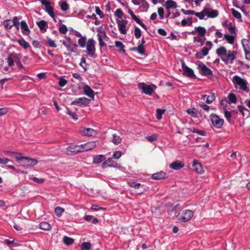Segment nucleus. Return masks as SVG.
I'll return each mask as SVG.
<instances>
[{"instance_id":"1","label":"nucleus","mask_w":250,"mask_h":250,"mask_svg":"<svg viewBox=\"0 0 250 250\" xmlns=\"http://www.w3.org/2000/svg\"><path fill=\"white\" fill-rule=\"evenodd\" d=\"M216 52L226 64H228L229 62L231 63L235 59L236 55L235 51H227L224 46H221L217 48Z\"/></svg>"},{"instance_id":"2","label":"nucleus","mask_w":250,"mask_h":250,"mask_svg":"<svg viewBox=\"0 0 250 250\" xmlns=\"http://www.w3.org/2000/svg\"><path fill=\"white\" fill-rule=\"evenodd\" d=\"M15 159L19 165L23 167H33L37 164V160L28 157H16Z\"/></svg>"},{"instance_id":"3","label":"nucleus","mask_w":250,"mask_h":250,"mask_svg":"<svg viewBox=\"0 0 250 250\" xmlns=\"http://www.w3.org/2000/svg\"><path fill=\"white\" fill-rule=\"evenodd\" d=\"M96 42L92 38L89 39L86 42V50L85 52L86 54L92 58H96L97 57V55L96 53V48H95Z\"/></svg>"},{"instance_id":"4","label":"nucleus","mask_w":250,"mask_h":250,"mask_svg":"<svg viewBox=\"0 0 250 250\" xmlns=\"http://www.w3.org/2000/svg\"><path fill=\"white\" fill-rule=\"evenodd\" d=\"M138 88L142 90V92L145 94L151 95L152 94L153 91L156 88V86L155 84H151L148 85L145 83H139L138 84Z\"/></svg>"},{"instance_id":"5","label":"nucleus","mask_w":250,"mask_h":250,"mask_svg":"<svg viewBox=\"0 0 250 250\" xmlns=\"http://www.w3.org/2000/svg\"><path fill=\"white\" fill-rule=\"evenodd\" d=\"M232 80L234 84H237L239 86L240 89L247 92L249 91V89L247 86L248 83L246 80L242 79L238 76H234Z\"/></svg>"},{"instance_id":"6","label":"nucleus","mask_w":250,"mask_h":250,"mask_svg":"<svg viewBox=\"0 0 250 250\" xmlns=\"http://www.w3.org/2000/svg\"><path fill=\"white\" fill-rule=\"evenodd\" d=\"M210 119L212 125L216 128H221L224 124V120L218 115L212 114L210 115Z\"/></svg>"},{"instance_id":"7","label":"nucleus","mask_w":250,"mask_h":250,"mask_svg":"<svg viewBox=\"0 0 250 250\" xmlns=\"http://www.w3.org/2000/svg\"><path fill=\"white\" fill-rule=\"evenodd\" d=\"M198 68L200 73L202 75L204 76H212V71L208 68L205 64L203 62H199L198 64Z\"/></svg>"},{"instance_id":"8","label":"nucleus","mask_w":250,"mask_h":250,"mask_svg":"<svg viewBox=\"0 0 250 250\" xmlns=\"http://www.w3.org/2000/svg\"><path fill=\"white\" fill-rule=\"evenodd\" d=\"M193 212L190 210H184L179 216V220L186 222L190 220L193 217Z\"/></svg>"},{"instance_id":"9","label":"nucleus","mask_w":250,"mask_h":250,"mask_svg":"<svg viewBox=\"0 0 250 250\" xmlns=\"http://www.w3.org/2000/svg\"><path fill=\"white\" fill-rule=\"evenodd\" d=\"M241 43L245 51L246 59L250 61V42L248 40L243 39L241 40Z\"/></svg>"},{"instance_id":"10","label":"nucleus","mask_w":250,"mask_h":250,"mask_svg":"<svg viewBox=\"0 0 250 250\" xmlns=\"http://www.w3.org/2000/svg\"><path fill=\"white\" fill-rule=\"evenodd\" d=\"M79 132L83 136H95L97 134L95 130L91 128L81 127L79 129Z\"/></svg>"},{"instance_id":"11","label":"nucleus","mask_w":250,"mask_h":250,"mask_svg":"<svg viewBox=\"0 0 250 250\" xmlns=\"http://www.w3.org/2000/svg\"><path fill=\"white\" fill-rule=\"evenodd\" d=\"M90 103V100L85 97L79 98L73 101L71 105H77L79 106H83L88 105Z\"/></svg>"},{"instance_id":"12","label":"nucleus","mask_w":250,"mask_h":250,"mask_svg":"<svg viewBox=\"0 0 250 250\" xmlns=\"http://www.w3.org/2000/svg\"><path fill=\"white\" fill-rule=\"evenodd\" d=\"M102 168H105L107 167H113L119 168L121 167L120 164L113 160L112 158H109L105 161L102 165Z\"/></svg>"},{"instance_id":"13","label":"nucleus","mask_w":250,"mask_h":250,"mask_svg":"<svg viewBox=\"0 0 250 250\" xmlns=\"http://www.w3.org/2000/svg\"><path fill=\"white\" fill-rule=\"evenodd\" d=\"M81 151V146L78 145H71L66 148L65 153L68 155H73Z\"/></svg>"},{"instance_id":"14","label":"nucleus","mask_w":250,"mask_h":250,"mask_svg":"<svg viewBox=\"0 0 250 250\" xmlns=\"http://www.w3.org/2000/svg\"><path fill=\"white\" fill-rule=\"evenodd\" d=\"M96 145L97 142L96 141L87 142L84 144L80 145L81 151H84L89 150L96 147Z\"/></svg>"},{"instance_id":"15","label":"nucleus","mask_w":250,"mask_h":250,"mask_svg":"<svg viewBox=\"0 0 250 250\" xmlns=\"http://www.w3.org/2000/svg\"><path fill=\"white\" fill-rule=\"evenodd\" d=\"M62 44L71 52L76 53L77 51L78 45L76 43H70L65 42V41H61Z\"/></svg>"},{"instance_id":"16","label":"nucleus","mask_w":250,"mask_h":250,"mask_svg":"<svg viewBox=\"0 0 250 250\" xmlns=\"http://www.w3.org/2000/svg\"><path fill=\"white\" fill-rule=\"evenodd\" d=\"M127 23V21L124 20L118 21H117L119 31L122 34H125L126 33V25Z\"/></svg>"},{"instance_id":"17","label":"nucleus","mask_w":250,"mask_h":250,"mask_svg":"<svg viewBox=\"0 0 250 250\" xmlns=\"http://www.w3.org/2000/svg\"><path fill=\"white\" fill-rule=\"evenodd\" d=\"M182 67L183 69L184 75L190 78H193L195 77L193 71L191 68L186 66L185 63L184 62L182 63Z\"/></svg>"},{"instance_id":"18","label":"nucleus","mask_w":250,"mask_h":250,"mask_svg":"<svg viewBox=\"0 0 250 250\" xmlns=\"http://www.w3.org/2000/svg\"><path fill=\"white\" fill-rule=\"evenodd\" d=\"M84 94L90 98H93L94 97V92L91 88L87 84H84L83 86Z\"/></svg>"},{"instance_id":"19","label":"nucleus","mask_w":250,"mask_h":250,"mask_svg":"<svg viewBox=\"0 0 250 250\" xmlns=\"http://www.w3.org/2000/svg\"><path fill=\"white\" fill-rule=\"evenodd\" d=\"M19 55L16 53L10 54L7 59L9 66H12L14 65V62H16L18 59Z\"/></svg>"},{"instance_id":"20","label":"nucleus","mask_w":250,"mask_h":250,"mask_svg":"<svg viewBox=\"0 0 250 250\" xmlns=\"http://www.w3.org/2000/svg\"><path fill=\"white\" fill-rule=\"evenodd\" d=\"M192 167H193L194 170L197 173L202 174L204 172V169L202 167L200 163L198 162L196 160L193 162Z\"/></svg>"},{"instance_id":"21","label":"nucleus","mask_w":250,"mask_h":250,"mask_svg":"<svg viewBox=\"0 0 250 250\" xmlns=\"http://www.w3.org/2000/svg\"><path fill=\"white\" fill-rule=\"evenodd\" d=\"M146 41L144 38H143L141 41H139L138 45L137 47V52L142 55H145V50L144 45Z\"/></svg>"},{"instance_id":"22","label":"nucleus","mask_w":250,"mask_h":250,"mask_svg":"<svg viewBox=\"0 0 250 250\" xmlns=\"http://www.w3.org/2000/svg\"><path fill=\"white\" fill-rule=\"evenodd\" d=\"M203 11L206 15L208 18H214L218 16L219 14L218 11L217 10H212L211 11H208L206 8L203 9Z\"/></svg>"},{"instance_id":"23","label":"nucleus","mask_w":250,"mask_h":250,"mask_svg":"<svg viewBox=\"0 0 250 250\" xmlns=\"http://www.w3.org/2000/svg\"><path fill=\"white\" fill-rule=\"evenodd\" d=\"M21 28V32L23 34L25 35H28L29 34L30 31L28 28V26L24 21H21L20 22Z\"/></svg>"},{"instance_id":"24","label":"nucleus","mask_w":250,"mask_h":250,"mask_svg":"<svg viewBox=\"0 0 250 250\" xmlns=\"http://www.w3.org/2000/svg\"><path fill=\"white\" fill-rule=\"evenodd\" d=\"M209 50L208 47H204L201 51L197 52L196 56L198 59H202L208 54Z\"/></svg>"},{"instance_id":"25","label":"nucleus","mask_w":250,"mask_h":250,"mask_svg":"<svg viewBox=\"0 0 250 250\" xmlns=\"http://www.w3.org/2000/svg\"><path fill=\"white\" fill-rule=\"evenodd\" d=\"M184 164L179 161L174 162L169 165L170 168L174 170H179L184 167Z\"/></svg>"},{"instance_id":"26","label":"nucleus","mask_w":250,"mask_h":250,"mask_svg":"<svg viewBox=\"0 0 250 250\" xmlns=\"http://www.w3.org/2000/svg\"><path fill=\"white\" fill-rule=\"evenodd\" d=\"M13 41L18 42L20 45L24 49H27L30 46L29 43L23 38L19 40L15 39L13 40Z\"/></svg>"},{"instance_id":"27","label":"nucleus","mask_w":250,"mask_h":250,"mask_svg":"<svg viewBox=\"0 0 250 250\" xmlns=\"http://www.w3.org/2000/svg\"><path fill=\"white\" fill-rule=\"evenodd\" d=\"M202 99L205 100L206 98V103L208 104L212 103L215 99V96L214 93H211L210 95L207 96L206 95H202Z\"/></svg>"},{"instance_id":"28","label":"nucleus","mask_w":250,"mask_h":250,"mask_svg":"<svg viewBox=\"0 0 250 250\" xmlns=\"http://www.w3.org/2000/svg\"><path fill=\"white\" fill-rule=\"evenodd\" d=\"M151 177L154 180H162L166 178V173L164 172L160 171L154 173L152 175Z\"/></svg>"},{"instance_id":"29","label":"nucleus","mask_w":250,"mask_h":250,"mask_svg":"<svg viewBox=\"0 0 250 250\" xmlns=\"http://www.w3.org/2000/svg\"><path fill=\"white\" fill-rule=\"evenodd\" d=\"M165 6L167 10H168L170 8H176L177 4L175 1L172 0H167L165 3Z\"/></svg>"},{"instance_id":"30","label":"nucleus","mask_w":250,"mask_h":250,"mask_svg":"<svg viewBox=\"0 0 250 250\" xmlns=\"http://www.w3.org/2000/svg\"><path fill=\"white\" fill-rule=\"evenodd\" d=\"M195 31L198 33L199 36L201 37H204L206 32V29L202 26H198L195 27Z\"/></svg>"},{"instance_id":"31","label":"nucleus","mask_w":250,"mask_h":250,"mask_svg":"<svg viewBox=\"0 0 250 250\" xmlns=\"http://www.w3.org/2000/svg\"><path fill=\"white\" fill-rule=\"evenodd\" d=\"M37 24L42 31L45 32L46 31L45 27L47 26V22L45 21L42 20L40 21L37 22Z\"/></svg>"},{"instance_id":"32","label":"nucleus","mask_w":250,"mask_h":250,"mask_svg":"<svg viewBox=\"0 0 250 250\" xmlns=\"http://www.w3.org/2000/svg\"><path fill=\"white\" fill-rule=\"evenodd\" d=\"M122 140V138L117 135L116 134H113L112 135V139L111 140V142L115 145H118L121 143Z\"/></svg>"},{"instance_id":"33","label":"nucleus","mask_w":250,"mask_h":250,"mask_svg":"<svg viewBox=\"0 0 250 250\" xmlns=\"http://www.w3.org/2000/svg\"><path fill=\"white\" fill-rule=\"evenodd\" d=\"M105 160V157L103 155H98L95 156L93 158V163L94 164H99Z\"/></svg>"},{"instance_id":"34","label":"nucleus","mask_w":250,"mask_h":250,"mask_svg":"<svg viewBox=\"0 0 250 250\" xmlns=\"http://www.w3.org/2000/svg\"><path fill=\"white\" fill-rule=\"evenodd\" d=\"M225 39L227 41V42L231 44H232L234 43L235 36L231 35H228V34H225L224 36Z\"/></svg>"},{"instance_id":"35","label":"nucleus","mask_w":250,"mask_h":250,"mask_svg":"<svg viewBox=\"0 0 250 250\" xmlns=\"http://www.w3.org/2000/svg\"><path fill=\"white\" fill-rule=\"evenodd\" d=\"M59 5L61 6V9L65 11L69 9V5L66 0H62L59 2Z\"/></svg>"},{"instance_id":"36","label":"nucleus","mask_w":250,"mask_h":250,"mask_svg":"<svg viewBox=\"0 0 250 250\" xmlns=\"http://www.w3.org/2000/svg\"><path fill=\"white\" fill-rule=\"evenodd\" d=\"M115 46L119 48V50L120 52L125 53V45L123 44L122 42L116 41L115 42Z\"/></svg>"},{"instance_id":"37","label":"nucleus","mask_w":250,"mask_h":250,"mask_svg":"<svg viewBox=\"0 0 250 250\" xmlns=\"http://www.w3.org/2000/svg\"><path fill=\"white\" fill-rule=\"evenodd\" d=\"M78 42L81 47L83 48L86 45L87 42L86 37L83 36L80 38L78 40Z\"/></svg>"},{"instance_id":"38","label":"nucleus","mask_w":250,"mask_h":250,"mask_svg":"<svg viewBox=\"0 0 250 250\" xmlns=\"http://www.w3.org/2000/svg\"><path fill=\"white\" fill-rule=\"evenodd\" d=\"M40 228L45 230H48L51 228V225L46 222H42L40 224Z\"/></svg>"},{"instance_id":"39","label":"nucleus","mask_w":250,"mask_h":250,"mask_svg":"<svg viewBox=\"0 0 250 250\" xmlns=\"http://www.w3.org/2000/svg\"><path fill=\"white\" fill-rule=\"evenodd\" d=\"M64 211V209L60 207H57L55 208V214L58 217H60Z\"/></svg>"},{"instance_id":"40","label":"nucleus","mask_w":250,"mask_h":250,"mask_svg":"<svg viewBox=\"0 0 250 250\" xmlns=\"http://www.w3.org/2000/svg\"><path fill=\"white\" fill-rule=\"evenodd\" d=\"M91 245L89 242H83L81 245L82 250H90Z\"/></svg>"},{"instance_id":"41","label":"nucleus","mask_w":250,"mask_h":250,"mask_svg":"<svg viewBox=\"0 0 250 250\" xmlns=\"http://www.w3.org/2000/svg\"><path fill=\"white\" fill-rule=\"evenodd\" d=\"M201 36H196L193 38V42L200 43V46H203L204 44V40L205 39H203Z\"/></svg>"},{"instance_id":"42","label":"nucleus","mask_w":250,"mask_h":250,"mask_svg":"<svg viewBox=\"0 0 250 250\" xmlns=\"http://www.w3.org/2000/svg\"><path fill=\"white\" fill-rule=\"evenodd\" d=\"M46 12L51 17H54L55 16L54 12H53V7L51 6L50 5L45 7Z\"/></svg>"},{"instance_id":"43","label":"nucleus","mask_w":250,"mask_h":250,"mask_svg":"<svg viewBox=\"0 0 250 250\" xmlns=\"http://www.w3.org/2000/svg\"><path fill=\"white\" fill-rule=\"evenodd\" d=\"M63 242L66 245H70L74 243V239L67 236H64Z\"/></svg>"},{"instance_id":"44","label":"nucleus","mask_w":250,"mask_h":250,"mask_svg":"<svg viewBox=\"0 0 250 250\" xmlns=\"http://www.w3.org/2000/svg\"><path fill=\"white\" fill-rule=\"evenodd\" d=\"M181 24L183 26H186L187 25L188 26H190L192 24V21L191 18H188L187 20L186 19H183L181 21Z\"/></svg>"},{"instance_id":"45","label":"nucleus","mask_w":250,"mask_h":250,"mask_svg":"<svg viewBox=\"0 0 250 250\" xmlns=\"http://www.w3.org/2000/svg\"><path fill=\"white\" fill-rule=\"evenodd\" d=\"M3 25L5 28L9 29H10L13 26L12 21L9 20H5L3 21Z\"/></svg>"},{"instance_id":"46","label":"nucleus","mask_w":250,"mask_h":250,"mask_svg":"<svg viewBox=\"0 0 250 250\" xmlns=\"http://www.w3.org/2000/svg\"><path fill=\"white\" fill-rule=\"evenodd\" d=\"M229 102L230 103L235 104L236 102V97L234 94L230 93L228 96Z\"/></svg>"},{"instance_id":"47","label":"nucleus","mask_w":250,"mask_h":250,"mask_svg":"<svg viewBox=\"0 0 250 250\" xmlns=\"http://www.w3.org/2000/svg\"><path fill=\"white\" fill-rule=\"evenodd\" d=\"M231 13L232 15L237 19L241 20V15L240 12L235 10L234 9H231Z\"/></svg>"},{"instance_id":"48","label":"nucleus","mask_w":250,"mask_h":250,"mask_svg":"<svg viewBox=\"0 0 250 250\" xmlns=\"http://www.w3.org/2000/svg\"><path fill=\"white\" fill-rule=\"evenodd\" d=\"M165 109L158 108L156 110L157 119L160 120L162 119V115L165 113Z\"/></svg>"},{"instance_id":"49","label":"nucleus","mask_w":250,"mask_h":250,"mask_svg":"<svg viewBox=\"0 0 250 250\" xmlns=\"http://www.w3.org/2000/svg\"><path fill=\"white\" fill-rule=\"evenodd\" d=\"M134 35L137 39H139L142 35V32L140 28L135 26L134 29Z\"/></svg>"},{"instance_id":"50","label":"nucleus","mask_w":250,"mask_h":250,"mask_svg":"<svg viewBox=\"0 0 250 250\" xmlns=\"http://www.w3.org/2000/svg\"><path fill=\"white\" fill-rule=\"evenodd\" d=\"M228 31L229 33V35L235 36L236 35V28L235 26H232L229 27L228 28Z\"/></svg>"},{"instance_id":"51","label":"nucleus","mask_w":250,"mask_h":250,"mask_svg":"<svg viewBox=\"0 0 250 250\" xmlns=\"http://www.w3.org/2000/svg\"><path fill=\"white\" fill-rule=\"evenodd\" d=\"M80 65L83 68L85 71H86L87 63L86 62V60L84 57H82L81 58Z\"/></svg>"},{"instance_id":"52","label":"nucleus","mask_w":250,"mask_h":250,"mask_svg":"<svg viewBox=\"0 0 250 250\" xmlns=\"http://www.w3.org/2000/svg\"><path fill=\"white\" fill-rule=\"evenodd\" d=\"M59 30L60 33L65 34L67 33L68 29L66 25H65L64 24H62L60 26Z\"/></svg>"},{"instance_id":"53","label":"nucleus","mask_w":250,"mask_h":250,"mask_svg":"<svg viewBox=\"0 0 250 250\" xmlns=\"http://www.w3.org/2000/svg\"><path fill=\"white\" fill-rule=\"evenodd\" d=\"M128 184L130 187L134 188L135 189L139 188L141 185L140 183H136L133 181L128 182Z\"/></svg>"},{"instance_id":"54","label":"nucleus","mask_w":250,"mask_h":250,"mask_svg":"<svg viewBox=\"0 0 250 250\" xmlns=\"http://www.w3.org/2000/svg\"><path fill=\"white\" fill-rule=\"evenodd\" d=\"M66 113L67 114H68L70 116V117H71L73 119L75 120H77V119H78L77 115H76V114L75 113L71 111L68 109H66Z\"/></svg>"},{"instance_id":"55","label":"nucleus","mask_w":250,"mask_h":250,"mask_svg":"<svg viewBox=\"0 0 250 250\" xmlns=\"http://www.w3.org/2000/svg\"><path fill=\"white\" fill-rule=\"evenodd\" d=\"M146 139L150 142H153L157 140V135L152 134L151 136H147L146 137Z\"/></svg>"},{"instance_id":"56","label":"nucleus","mask_w":250,"mask_h":250,"mask_svg":"<svg viewBox=\"0 0 250 250\" xmlns=\"http://www.w3.org/2000/svg\"><path fill=\"white\" fill-rule=\"evenodd\" d=\"M237 108L239 111L242 113L243 116H244L245 114V111L249 112L248 109L243 105H238Z\"/></svg>"},{"instance_id":"57","label":"nucleus","mask_w":250,"mask_h":250,"mask_svg":"<svg viewBox=\"0 0 250 250\" xmlns=\"http://www.w3.org/2000/svg\"><path fill=\"white\" fill-rule=\"evenodd\" d=\"M67 83V81L62 77L59 78V85L61 87L64 86Z\"/></svg>"},{"instance_id":"58","label":"nucleus","mask_w":250,"mask_h":250,"mask_svg":"<svg viewBox=\"0 0 250 250\" xmlns=\"http://www.w3.org/2000/svg\"><path fill=\"white\" fill-rule=\"evenodd\" d=\"M115 15L119 18H122L123 16V12L122 9H117L115 12Z\"/></svg>"},{"instance_id":"59","label":"nucleus","mask_w":250,"mask_h":250,"mask_svg":"<svg viewBox=\"0 0 250 250\" xmlns=\"http://www.w3.org/2000/svg\"><path fill=\"white\" fill-rule=\"evenodd\" d=\"M205 12L203 10L201 12H195L194 14V15H195L196 17H197L200 20H203L205 17L204 15Z\"/></svg>"},{"instance_id":"60","label":"nucleus","mask_w":250,"mask_h":250,"mask_svg":"<svg viewBox=\"0 0 250 250\" xmlns=\"http://www.w3.org/2000/svg\"><path fill=\"white\" fill-rule=\"evenodd\" d=\"M187 112L190 115V116L192 117H195L196 116V109L195 108H191V109H188L187 110Z\"/></svg>"},{"instance_id":"61","label":"nucleus","mask_w":250,"mask_h":250,"mask_svg":"<svg viewBox=\"0 0 250 250\" xmlns=\"http://www.w3.org/2000/svg\"><path fill=\"white\" fill-rule=\"evenodd\" d=\"M97 37L100 47H102L106 45V44L103 41L102 36L100 34H98Z\"/></svg>"},{"instance_id":"62","label":"nucleus","mask_w":250,"mask_h":250,"mask_svg":"<svg viewBox=\"0 0 250 250\" xmlns=\"http://www.w3.org/2000/svg\"><path fill=\"white\" fill-rule=\"evenodd\" d=\"M158 13L161 19L164 18V10L162 7L158 8Z\"/></svg>"},{"instance_id":"63","label":"nucleus","mask_w":250,"mask_h":250,"mask_svg":"<svg viewBox=\"0 0 250 250\" xmlns=\"http://www.w3.org/2000/svg\"><path fill=\"white\" fill-rule=\"evenodd\" d=\"M122 156V152L120 151H117L113 153V157L114 159H118Z\"/></svg>"},{"instance_id":"64","label":"nucleus","mask_w":250,"mask_h":250,"mask_svg":"<svg viewBox=\"0 0 250 250\" xmlns=\"http://www.w3.org/2000/svg\"><path fill=\"white\" fill-rule=\"evenodd\" d=\"M200 107L206 111H208L209 110L210 107L208 105L205 104L204 103H202L200 104Z\"/></svg>"}]
</instances>
